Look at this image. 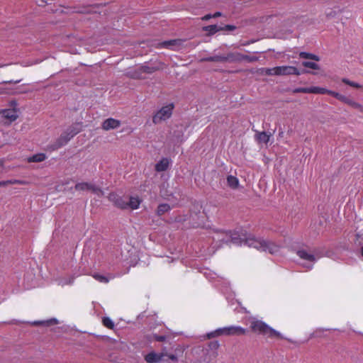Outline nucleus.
I'll return each mask as SVG.
<instances>
[{"label": "nucleus", "instance_id": "obj_1", "mask_svg": "<svg viewBox=\"0 0 363 363\" xmlns=\"http://www.w3.org/2000/svg\"><path fill=\"white\" fill-rule=\"evenodd\" d=\"M222 238L220 240L225 243L230 242L235 245H247L250 247H254L260 252H268L271 255H277L281 250V245L274 242L264 239L262 238H256L252 235H247L244 233H226L221 234Z\"/></svg>", "mask_w": 363, "mask_h": 363}, {"label": "nucleus", "instance_id": "obj_2", "mask_svg": "<svg viewBox=\"0 0 363 363\" xmlns=\"http://www.w3.org/2000/svg\"><path fill=\"white\" fill-rule=\"evenodd\" d=\"M251 328L253 332L262 334L268 337L277 336L282 338L280 333L275 330L274 328H271L267 324L261 320H253L251 323Z\"/></svg>", "mask_w": 363, "mask_h": 363}, {"label": "nucleus", "instance_id": "obj_3", "mask_svg": "<svg viewBox=\"0 0 363 363\" xmlns=\"http://www.w3.org/2000/svg\"><path fill=\"white\" fill-rule=\"evenodd\" d=\"M296 255L299 257L300 259L306 262V263H303L302 266L307 270L312 269L313 264L318 259L315 254L305 249L298 250L296 251Z\"/></svg>", "mask_w": 363, "mask_h": 363}, {"label": "nucleus", "instance_id": "obj_4", "mask_svg": "<svg viewBox=\"0 0 363 363\" xmlns=\"http://www.w3.org/2000/svg\"><path fill=\"white\" fill-rule=\"evenodd\" d=\"M174 106L172 104L163 106L153 116L152 121L154 123H159L162 121L169 118L172 113Z\"/></svg>", "mask_w": 363, "mask_h": 363}, {"label": "nucleus", "instance_id": "obj_5", "mask_svg": "<svg viewBox=\"0 0 363 363\" xmlns=\"http://www.w3.org/2000/svg\"><path fill=\"white\" fill-rule=\"evenodd\" d=\"M220 347L218 341H212L208 344L209 349H202L201 352L205 355L203 361L208 362L217 355V350Z\"/></svg>", "mask_w": 363, "mask_h": 363}, {"label": "nucleus", "instance_id": "obj_6", "mask_svg": "<svg viewBox=\"0 0 363 363\" xmlns=\"http://www.w3.org/2000/svg\"><path fill=\"white\" fill-rule=\"evenodd\" d=\"M220 329L224 336H239L246 333V329L239 325H229Z\"/></svg>", "mask_w": 363, "mask_h": 363}, {"label": "nucleus", "instance_id": "obj_7", "mask_svg": "<svg viewBox=\"0 0 363 363\" xmlns=\"http://www.w3.org/2000/svg\"><path fill=\"white\" fill-rule=\"evenodd\" d=\"M74 189L78 191H91V192L99 194L102 193L101 189L95 184L89 182H80L74 186Z\"/></svg>", "mask_w": 363, "mask_h": 363}, {"label": "nucleus", "instance_id": "obj_8", "mask_svg": "<svg viewBox=\"0 0 363 363\" xmlns=\"http://www.w3.org/2000/svg\"><path fill=\"white\" fill-rule=\"evenodd\" d=\"M277 76L281 75H300L301 72L294 66H278L276 67Z\"/></svg>", "mask_w": 363, "mask_h": 363}, {"label": "nucleus", "instance_id": "obj_9", "mask_svg": "<svg viewBox=\"0 0 363 363\" xmlns=\"http://www.w3.org/2000/svg\"><path fill=\"white\" fill-rule=\"evenodd\" d=\"M165 356H167V354L163 352L156 353L155 352H150L145 356V360L147 363H160L165 361L164 359Z\"/></svg>", "mask_w": 363, "mask_h": 363}, {"label": "nucleus", "instance_id": "obj_10", "mask_svg": "<svg viewBox=\"0 0 363 363\" xmlns=\"http://www.w3.org/2000/svg\"><path fill=\"white\" fill-rule=\"evenodd\" d=\"M155 70V67L149 66L147 65H142L140 67H138V69L135 70L134 72L131 73L130 75L132 77L139 78L140 74H142V73L151 74V73L154 72Z\"/></svg>", "mask_w": 363, "mask_h": 363}, {"label": "nucleus", "instance_id": "obj_11", "mask_svg": "<svg viewBox=\"0 0 363 363\" xmlns=\"http://www.w3.org/2000/svg\"><path fill=\"white\" fill-rule=\"evenodd\" d=\"M121 125V121L113 118L105 120L102 123V128L105 130L116 129Z\"/></svg>", "mask_w": 363, "mask_h": 363}, {"label": "nucleus", "instance_id": "obj_12", "mask_svg": "<svg viewBox=\"0 0 363 363\" xmlns=\"http://www.w3.org/2000/svg\"><path fill=\"white\" fill-rule=\"evenodd\" d=\"M72 138L65 130L57 140L55 144L52 147V150H56L65 145Z\"/></svg>", "mask_w": 363, "mask_h": 363}, {"label": "nucleus", "instance_id": "obj_13", "mask_svg": "<svg viewBox=\"0 0 363 363\" xmlns=\"http://www.w3.org/2000/svg\"><path fill=\"white\" fill-rule=\"evenodd\" d=\"M1 116L10 123L18 118L17 111L15 109H4L1 111Z\"/></svg>", "mask_w": 363, "mask_h": 363}, {"label": "nucleus", "instance_id": "obj_14", "mask_svg": "<svg viewBox=\"0 0 363 363\" xmlns=\"http://www.w3.org/2000/svg\"><path fill=\"white\" fill-rule=\"evenodd\" d=\"M161 48L174 49L175 47L181 45L179 40H170L162 42L160 44Z\"/></svg>", "mask_w": 363, "mask_h": 363}, {"label": "nucleus", "instance_id": "obj_15", "mask_svg": "<svg viewBox=\"0 0 363 363\" xmlns=\"http://www.w3.org/2000/svg\"><path fill=\"white\" fill-rule=\"evenodd\" d=\"M169 164V160L167 158H162L155 164V169L157 172H163L167 169Z\"/></svg>", "mask_w": 363, "mask_h": 363}, {"label": "nucleus", "instance_id": "obj_16", "mask_svg": "<svg viewBox=\"0 0 363 363\" xmlns=\"http://www.w3.org/2000/svg\"><path fill=\"white\" fill-rule=\"evenodd\" d=\"M240 53H229L227 55H224V62H240Z\"/></svg>", "mask_w": 363, "mask_h": 363}, {"label": "nucleus", "instance_id": "obj_17", "mask_svg": "<svg viewBox=\"0 0 363 363\" xmlns=\"http://www.w3.org/2000/svg\"><path fill=\"white\" fill-rule=\"evenodd\" d=\"M141 203V200L138 197L131 196L129 198L128 201V208H130L131 209H138Z\"/></svg>", "mask_w": 363, "mask_h": 363}, {"label": "nucleus", "instance_id": "obj_18", "mask_svg": "<svg viewBox=\"0 0 363 363\" xmlns=\"http://www.w3.org/2000/svg\"><path fill=\"white\" fill-rule=\"evenodd\" d=\"M58 323V320L56 318H50L45 320L34 321L31 324L33 325H44L49 326L51 325H56Z\"/></svg>", "mask_w": 363, "mask_h": 363}, {"label": "nucleus", "instance_id": "obj_19", "mask_svg": "<svg viewBox=\"0 0 363 363\" xmlns=\"http://www.w3.org/2000/svg\"><path fill=\"white\" fill-rule=\"evenodd\" d=\"M203 30L204 31L207 32L209 35H213L220 30H223V28L218 26L217 25H210V26H204L203 28Z\"/></svg>", "mask_w": 363, "mask_h": 363}, {"label": "nucleus", "instance_id": "obj_20", "mask_svg": "<svg viewBox=\"0 0 363 363\" xmlns=\"http://www.w3.org/2000/svg\"><path fill=\"white\" fill-rule=\"evenodd\" d=\"M46 159V155L44 153H38L28 158L29 162H40Z\"/></svg>", "mask_w": 363, "mask_h": 363}, {"label": "nucleus", "instance_id": "obj_21", "mask_svg": "<svg viewBox=\"0 0 363 363\" xmlns=\"http://www.w3.org/2000/svg\"><path fill=\"white\" fill-rule=\"evenodd\" d=\"M66 133L69 135L71 138H72L74 135H76L80 131V128L78 124L72 125L67 128L65 130Z\"/></svg>", "mask_w": 363, "mask_h": 363}, {"label": "nucleus", "instance_id": "obj_22", "mask_svg": "<svg viewBox=\"0 0 363 363\" xmlns=\"http://www.w3.org/2000/svg\"><path fill=\"white\" fill-rule=\"evenodd\" d=\"M227 184L232 189H236L239 184V180L236 177L229 175L227 177Z\"/></svg>", "mask_w": 363, "mask_h": 363}, {"label": "nucleus", "instance_id": "obj_23", "mask_svg": "<svg viewBox=\"0 0 363 363\" xmlns=\"http://www.w3.org/2000/svg\"><path fill=\"white\" fill-rule=\"evenodd\" d=\"M270 135L266 132H260L256 135L257 140L259 143L267 144L269 140Z\"/></svg>", "mask_w": 363, "mask_h": 363}, {"label": "nucleus", "instance_id": "obj_24", "mask_svg": "<svg viewBox=\"0 0 363 363\" xmlns=\"http://www.w3.org/2000/svg\"><path fill=\"white\" fill-rule=\"evenodd\" d=\"M114 203L116 206L121 208H128V201L122 197H116L114 199Z\"/></svg>", "mask_w": 363, "mask_h": 363}, {"label": "nucleus", "instance_id": "obj_25", "mask_svg": "<svg viewBox=\"0 0 363 363\" xmlns=\"http://www.w3.org/2000/svg\"><path fill=\"white\" fill-rule=\"evenodd\" d=\"M299 56H300V57L303 58V59H311V60H313L315 61L320 60V57L318 55L312 54V53L306 52H301L299 53Z\"/></svg>", "mask_w": 363, "mask_h": 363}, {"label": "nucleus", "instance_id": "obj_26", "mask_svg": "<svg viewBox=\"0 0 363 363\" xmlns=\"http://www.w3.org/2000/svg\"><path fill=\"white\" fill-rule=\"evenodd\" d=\"M170 209H171V207L169 204L162 203V204L159 205V206L157 208V213L158 215L161 216V215L164 214V213L170 211Z\"/></svg>", "mask_w": 363, "mask_h": 363}, {"label": "nucleus", "instance_id": "obj_27", "mask_svg": "<svg viewBox=\"0 0 363 363\" xmlns=\"http://www.w3.org/2000/svg\"><path fill=\"white\" fill-rule=\"evenodd\" d=\"M329 89L325 88L319 87V86H311V93L312 94H328Z\"/></svg>", "mask_w": 363, "mask_h": 363}, {"label": "nucleus", "instance_id": "obj_28", "mask_svg": "<svg viewBox=\"0 0 363 363\" xmlns=\"http://www.w3.org/2000/svg\"><path fill=\"white\" fill-rule=\"evenodd\" d=\"M260 73L262 74L268 75V76H271V75L277 76L276 67H272V68H262V69H260Z\"/></svg>", "mask_w": 363, "mask_h": 363}, {"label": "nucleus", "instance_id": "obj_29", "mask_svg": "<svg viewBox=\"0 0 363 363\" xmlns=\"http://www.w3.org/2000/svg\"><path fill=\"white\" fill-rule=\"evenodd\" d=\"M204 60L208 62H224V55H214L208 57L204 59Z\"/></svg>", "mask_w": 363, "mask_h": 363}, {"label": "nucleus", "instance_id": "obj_30", "mask_svg": "<svg viewBox=\"0 0 363 363\" xmlns=\"http://www.w3.org/2000/svg\"><path fill=\"white\" fill-rule=\"evenodd\" d=\"M93 277L99 282L108 283L110 279L103 274L96 273L93 274Z\"/></svg>", "mask_w": 363, "mask_h": 363}, {"label": "nucleus", "instance_id": "obj_31", "mask_svg": "<svg viewBox=\"0 0 363 363\" xmlns=\"http://www.w3.org/2000/svg\"><path fill=\"white\" fill-rule=\"evenodd\" d=\"M342 102L350 106L351 107H352L355 109H357V108L359 106V103H357L347 96H345V99H343Z\"/></svg>", "mask_w": 363, "mask_h": 363}, {"label": "nucleus", "instance_id": "obj_32", "mask_svg": "<svg viewBox=\"0 0 363 363\" xmlns=\"http://www.w3.org/2000/svg\"><path fill=\"white\" fill-rule=\"evenodd\" d=\"M302 65L305 67H308L313 69H319V65L314 62L304 61L302 62Z\"/></svg>", "mask_w": 363, "mask_h": 363}, {"label": "nucleus", "instance_id": "obj_33", "mask_svg": "<svg viewBox=\"0 0 363 363\" xmlns=\"http://www.w3.org/2000/svg\"><path fill=\"white\" fill-rule=\"evenodd\" d=\"M102 323L105 327L109 329H112L114 327V323L112 320L108 317H104L102 319Z\"/></svg>", "mask_w": 363, "mask_h": 363}, {"label": "nucleus", "instance_id": "obj_34", "mask_svg": "<svg viewBox=\"0 0 363 363\" xmlns=\"http://www.w3.org/2000/svg\"><path fill=\"white\" fill-rule=\"evenodd\" d=\"M240 62H242L243 60H246L249 62H255L258 60L257 57H256V56H250V55H243L241 53H240Z\"/></svg>", "mask_w": 363, "mask_h": 363}, {"label": "nucleus", "instance_id": "obj_35", "mask_svg": "<svg viewBox=\"0 0 363 363\" xmlns=\"http://www.w3.org/2000/svg\"><path fill=\"white\" fill-rule=\"evenodd\" d=\"M218 336H222L221 333H220V328H217L216 330H213V331H211V332H210V333H208L206 335V338H208V339H211V338L216 337H218Z\"/></svg>", "mask_w": 363, "mask_h": 363}, {"label": "nucleus", "instance_id": "obj_36", "mask_svg": "<svg viewBox=\"0 0 363 363\" xmlns=\"http://www.w3.org/2000/svg\"><path fill=\"white\" fill-rule=\"evenodd\" d=\"M342 81L343 83H345L346 84H348V85H350V86H351L352 87H355V88H361L362 87V86L359 84L356 83L354 82H352V81L349 80L347 78H343L342 79Z\"/></svg>", "mask_w": 363, "mask_h": 363}, {"label": "nucleus", "instance_id": "obj_37", "mask_svg": "<svg viewBox=\"0 0 363 363\" xmlns=\"http://www.w3.org/2000/svg\"><path fill=\"white\" fill-rule=\"evenodd\" d=\"M328 94L334 96L335 98H336L337 99L340 100L342 102L343 99H345V96L342 94H340L337 92H335V91H333L331 90H329Z\"/></svg>", "mask_w": 363, "mask_h": 363}, {"label": "nucleus", "instance_id": "obj_38", "mask_svg": "<svg viewBox=\"0 0 363 363\" xmlns=\"http://www.w3.org/2000/svg\"><path fill=\"white\" fill-rule=\"evenodd\" d=\"M294 93H311V87H299L296 88L294 91Z\"/></svg>", "mask_w": 363, "mask_h": 363}, {"label": "nucleus", "instance_id": "obj_39", "mask_svg": "<svg viewBox=\"0 0 363 363\" xmlns=\"http://www.w3.org/2000/svg\"><path fill=\"white\" fill-rule=\"evenodd\" d=\"M6 182L9 183V184H26V182L25 181L18 180V179L7 180Z\"/></svg>", "mask_w": 363, "mask_h": 363}, {"label": "nucleus", "instance_id": "obj_40", "mask_svg": "<svg viewBox=\"0 0 363 363\" xmlns=\"http://www.w3.org/2000/svg\"><path fill=\"white\" fill-rule=\"evenodd\" d=\"M153 338L155 340H157L158 342H163L166 340V337L164 335H154Z\"/></svg>", "mask_w": 363, "mask_h": 363}, {"label": "nucleus", "instance_id": "obj_41", "mask_svg": "<svg viewBox=\"0 0 363 363\" xmlns=\"http://www.w3.org/2000/svg\"><path fill=\"white\" fill-rule=\"evenodd\" d=\"M324 331L323 329L319 328L317 329L312 335V337H319L320 336L321 333Z\"/></svg>", "mask_w": 363, "mask_h": 363}, {"label": "nucleus", "instance_id": "obj_42", "mask_svg": "<svg viewBox=\"0 0 363 363\" xmlns=\"http://www.w3.org/2000/svg\"><path fill=\"white\" fill-rule=\"evenodd\" d=\"M336 14H337V11H332V10L326 13V16L328 18L334 17L335 16H336Z\"/></svg>", "mask_w": 363, "mask_h": 363}, {"label": "nucleus", "instance_id": "obj_43", "mask_svg": "<svg viewBox=\"0 0 363 363\" xmlns=\"http://www.w3.org/2000/svg\"><path fill=\"white\" fill-rule=\"evenodd\" d=\"M223 30H233L235 29V26H232V25H226L225 27H223Z\"/></svg>", "mask_w": 363, "mask_h": 363}, {"label": "nucleus", "instance_id": "obj_44", "mask_svg": "<svg viewBox=\"0 0 363 363\" xmlns=\"http://www.w3.org/2000/svg\"><path fill=\"white\" fill-rule=\"evenodd\" d=\"M204 275L209 279H213V277L211 276V274L210 272H208V270H206L204 272Z\"/></svg>", "mask_w": 363, "mask_h": 363}, {"label": "nucleus", "instance_id": "obj_45", "mask_svg": "<svg viewBox=\"0 0 363 363\" xmlns=\"http://www.w3.org/2000/svg\"><path fill=\"white\" fill-rule=\"evenodd\" d=\"M213 18V15L211 14H207L204 16L202 17V20L203 21H207V20H209L210 18Z\"/></svg>", "mask_w": 363, "mask_h": 363}, {"label": "nucleus", "instance_id": "obj_46", "mask_svg": "<svg viewBox=\"0 0 363 363\" xmlns=\"http://www.w3.org/2000/svg\"><path fill=\"white\" fill-rule=\"evenodd\" d=\"M168 357L173 362H177V356H175L174 354H169L168 355Z\"/></svg>", "mask_w": 363, "mask_h": 363}, {"label": "nucleus", "instance_id": "obj_47", "mask_svg": "<svg viewBox=\"0 0 363 363\" xmlns=\"http://www.w3.org/2000/svg\"><path fill=\"white\" fill-rule=\"evenodd\" d=\"M222 13L220 11L216 12L214 14H213V18H217L219 16H221Z\"/></svg>", "mask_w": 363, "mask_h": 363}, {"label": "nucleus", "instance_id": "obj_48", "mask_svg": "<svg viewBox=\"0 0 363 363\" xmlns=\"http://www.w3.org/2000/svg\"><path fill=\"white\" fill-rule=\"evenodd\" d=\"M360 112L363 113V106L362 104H359V106L357 108Z\"/></svg>", "mask_w": 363, "mask_h": 363}, {"label": "nucleus", "instance_id": "obj_49", "mask_svg": "<svg viewBox=\"0 0 363 363\" xmlns=\"http://www.w3.org/2000/svg\"><path fill=\"white\" fill-rule=\"evenodd\" d=\"M6 184H9V183L6 182V181L5 182H0V186H4V185H6Z\"/></svg>", "mask_w": 363, "mask_h": 363}, {"label": "nucleus", "instance_id": "obj_50", "mask_svg": "<svg viewBox=\"0 0 363 363\" xmlns=\"http://www.w3.org/2000/svg\"><path fill=\"white\" fill-rule=\"evenodd\" d=\"M4 93H7V91L4 89L1 88L0 89V94H4Z\"/></svg>", "mask_w": 363, "mask_h": 363}, {"label": "nucleus", "instance_id": "obj_51", "mask_svg": "<svg viewBox=\"0 0 363 363\" xmlns=\"http://www.w3.org/2000/svg\"><path fill=\"white\" fill-rule=\"evenodd\" d=\"M122 260H123V262H126V261H128V258H127L126 257H124V258H123V257H122Z\"/></svg>", "mask_w": 363, "mask_h": 363}]
</instances>
